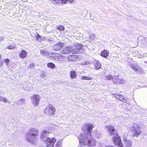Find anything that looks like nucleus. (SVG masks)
<instances>
[{"label": "nucleus", "instance_id": "obj_9", "mask_svg": "<svg viewBox=\"0 0 147 147\" xmlns=\"http://www.w3.org/2000/svg\"><path fill=\"white\" fill-rule=\"evenodd\" d=\"M64 45V43L59 42L53 46V49L55 51L59 50Z\"/></svg>", "mask_w": 147, "mask_h": 147}, {"label": "nucleus", "instance_id": "obj_32", "mask_svg": "<svg viewBox=\"0 0 147 147\" xmlns=\"http://www.w3.org/2000/svg\"><path fill=\"white\" fill-rule=\"evenodd\" d=\"M26 101V100L24 98H22V99H20L19 100V101L21 102H22V103L20 104V105H22V103H25Z\"/></svg>", "mask_w": 147, "mask_h": 147}, {"label": "nucleus", "instance_id": "obj_14", "mask_svg": "<svg viewBox=\"0 0 147 147\" xmlns=\"http://www.w3.org/2000/svg\"><path fill=\"white\" fill-rule=\"evenodd\" d=\"M27 53L24 50L21 51L19 53V56L21 58H24L26 57Z\"/></svg>", "mask_w": 147, "mask_h": 147}, {"label": "nucleus", "instance_id": "obj_1", "mask_svg": "<svg viewBox=\"0 0 147 147\" xmlns=\"http://www.w3.org/2000/svg\"><path fill=\"white\" fill-rule=\"evenodd\" d=\"M93 127V125L91 123H86L83 125L82 129L84 133L81 134V137L78 138L80 143L91 147L96 145V140L91 137V130Z\"/></svg>", "mask_w": 147, "mask_h": 147}, {"label": "nucleus", "instance_id": "obj_34", "mask_svg": "<svg viewBox=\"0 0 147 147\" xmlns=\"http://www.w3.org/2000/svg\"><path fill=\"white\" fill-rule=\"evenodd\" d=\"M119 84H124L125 83V81L124 80H121L120 79V81H119Z\"/></svg>", "mask_w": 147, "mask_h": 147}, {"label": "nucleus", "instance_id": "obj_12", "mask_svg": "<svg viewBox=\"0 0 147 147\" xmlns=\"http://www.w3.org/2000/svg\"><path fill=\"white\" fill-rule=\"evenodd\" d=\"M49 134V133L48 131H43L40 138L43 140L44 142L47 140V139L49 138V137H47Z\"/></svg>", "mask_w": 147, "mask_h": 147}, {"label": "nucleus", "instance_id": "obj_22", "mask_svg": "<svg viewBox=\"0 0 147 147\" xmlns=\"http://www.w3.org/2000/svg\"><path fill=\"white\" fill-rule=\"evenodd\" d=\"M115 97L117 99H119L120 100L122 101V99L124 97L122 95H118L116 94H113Z\"/></svg>", "mask_w": 147, "mask_h": 147}, {"label": "nucleus", "instance_id": "obj_43", "mask_svg": "<svg viewBox=\"0 0 147 147\" xmlns=\"http://www.w3.org/2000/svg\"><path fill=\"white\" fill-rule=\"evenodd\" d=\"M107 147H114L112 146L109 145L108 146H107Z\"/></svg>", "mask_w": 147, "mask_h": 147}, {"label": "nucleus", "instance_id": "obj_33", "mask_svg": "<svg viewBox=\"0 0 147 147\" xmlns=\"http://www.w3.org/2000/svg\"><path fill=\"white\" fill-rule=\"evenodd\" d=\"M69 0H61V3L62 4H65L67 3Z\"/></svg>", "mask_w": 147, "mask_h": 147}, {"label": "nucleus", "instance_id": "obj_28", "mask_svg": "<svg viewBox=\"0 0 147 147\" xmlns=\"http://www.w3.org/2000/svg\"><path fill=\"white\" fill-rule=\"evenodd\" d=\"M40 50V53L42 55L45 56L47 55L48 53L46 51L42 50Z\"/></svg>", "mask_w": 147, "mask_h": 147}, {"label": "nucleus", "instance_id": "obj_40", "mask_svg": "<svg viewBox=\"0 0 147 147\" xmlns=\"http://www.w3.org/2000/svg\"><path fill=\"white\" fill-rule=\"evenodd\" d=\"M4 40V38L3 37L0 36V40L3 41Z\"/></svg>", "mask_w": 147, "mask_h": 147}, {"label": "nucleus", "instance_id": "obj_20", "mask_svg": "<svg viewBox=\"0 0 147 147\" xmlns=\"http://www.w3.org/2000/svg\"><path fill=\"white\" fill-rule=\"evenodd\" d=\"M62 57V55L58 53H57L56 55L54 56V57L52 59L58 61L59 60V59Z\"/></svg>", "mask_w": 147, "mask_h": 147}, {"label": "nucleus", "instance_id": "obj_41", "mask_svg": "<svg viewBox=\"0 0 147 147\" xmlns=\"http://www.w3.org/2000/svg\"><path fill=\"white\" fill-rule=\"evenodd\" d=\"M68 1H69V2L71 3H73L74 2V0H69Z\"/></svg>", "mask_w": 147, "mask_h": 147}, {"label": "nucleus", "instance_id": "obj_31", "mask_svg": "<svg viewBox=\"0 0 147 147\" xmlns=\"http://www.w3.org/2000/svg\"><path fill=\"white\" fill-rule=\"evenodd\" d=\"M107 146L103 143H100L98 144V147H107Z\"/></svg>", "mask_w": 147, "mask_h": 147}, {"label": "nucleus", "instance_id": "obj_7", "mask_svg": "<svg viewBox=\"0 0 147 147\" xmlns=\"http://www.w3.org/2000/svg\"><path fill=\"white\" fill-rule=\"evenodd\" d=\"M44 112L47 113L50 115L51 114H53V113L55 111V109L54 107L49 105L47 107L44 111Z\"/></svg>", "mask_w": 147, "mask_h": 147}, {"label": "nucleus", "instance_id": "obj_10", "mask_svg": "<svg viewBox=\"0 0 147 147\" xmlns=\"http://www.w3.org/2000/svg\"><path fill=\"white\" fill-rule=\"evenodd\" d=\"M72 47L70 46H67L63 47L61 51L62 54H68L71 52Z\"/></svg>", "mask_w": 147, "mask_h": 147}, {"label": "nucleus", "instance_id": "obj_8", "mask_svg": "<svg viewBox=\"0 0 147 147\" xmlns=\"http://www.w3.org/2000/svg\"><path fill=\"white\" fill-rule=\"evenodd\" d=\"M32 101L34 106H37L40 100V96L38 94H34L32 96Z\"/></svg>", "mask_w": 147, "mask_h": 147}, {"label": "nucleus", "instance_id": "obj_36", "mask_svg": "<svg viewBox=\"0 0 147 147\" xmlns=\"http://www.w3.org/2000/svg\"><path fill=\"white\" fill-rule=\"evenodd\" d=\"M29 65V67L31 68H33L34 67V65L33 63H31Z\"/></svg>", "mask_w": 147, "mask_h": 147}, {"label": "nucleus", "instance_id": "obj_26", "mask_svg": "<svg viewBox=\"0 0 147 147\" xmlns=\"http://www.w3.org/2000/svg\"><path fill=\"white\" fill-rule=\"evenodd\" d=\"M0 101L3 102L4 103H6L8 102L7 99L6 98L2 96H0Z\"/></svg>", "mask_w": 147, "mask_h": 147}, {"label": "nucleus", "instance_id": "obj_35", "mask_svg": "<svg viewBox=\"0 0 147 147\" xmlns=\"http://www.w3.org/2000/svg\"><path fill=\"white\" fill-rule=\"evenodd\" d=\"M127 98L125 97H124L122 99V101L127 102Z\"/></svg>", "mask_w": 147, "mask_h": 147}, {"label": "nucleus", "instance_id": "obj_25", "mask_svg": "<svg viewBox=\"0 0 147 147\" xmlns=\"http://www.w3.org/2000/svg\"><path fill=\"white\" fill-rule=\"evenodd\" d=\"M56 28L57 29L59 30L60 31H63L65 29L64 26L62 25H60L58 26H57Z\"/></svg>", "mask_w": 147, "mask_h": 147}, {"label": "nucleus", "instance_id": "obj_3", "mask_svg": "<svg viewBox=\"0 0 147 147\" xmlns=\"http://www.w3.org/2000/svg\"><path fill=\"white\" fill-rule=\"evenodd\" d=\"M38 132V130L37 129H31L26 135V140L32 144H37L38 142L36 137L39 135Z\"/></svg>", "mask_w": 147, "mask_h": 147}, {"label": "nucleus", "instance_id": "obj_21", "mask_svg": "<svg viewBox=\"0 0 147 147\" xmlns=\"http://www.w3.org/2000/svg\"><path fill=\"white\" fill-rule=\"evenodd\" d=\"M62 141L59 140L58 141L55 145H53V147H62Z\"/></svg>", "mask_w": 147, "mask_h": 147}, {"label": "nucleus", "instance_id": "obj_24", "mask_svg": "<svg viewBox=\"0 0 147 147\" xmlns=\"http://www.w3.org/2000/svg\"><path fill=\"white\" fill-rule=\"evenodd\" d=\"M93 78L91 77H88L85 76H83L81 78L82 80H90L93 79Z\"/></svg>", "mask_w": 147, "mask_h": 147}, {"label": "nucleus", "instance_id": "obj_17", "mask_svg": "<svg viewBox=\"0 0 147 147\" xmlns=\"http://www.w3.org/2000/svg\"><path fill=\"white\" fill-rule=\"evenodd\" d=\"M76 73L75 71H71L70 72V76L71 79L76 78Z\"/></svg>", "mask_w": 147, "mask_h": 147}, {"label": "nucleus", "instance_id": "obj_15", "mask_svg": "<svg viewBox=\"0 0 147 147\" xmlns=\"http://www.w3.org/2000/svg\"><path fill=\"white\" fill-rule=\"evenodd\" d=\"M109 53L108 51L104 50L101 52V55L105 58H107V57L109 56Z\"/></svg>", "mask_w": 147, "mask_h": 147}, {"label": "nucleus", "instance_id": "obj_27", "mask_svg": "<svg viewBox=\"0 0 147 147\" xmlns=\"http://www.w3.org/2000/svg\"><path fill=\"white\" fill-rule=\"evenodd\" d=\"M57 53L52 52L49 53V55L50 56V58L51 59H52Z\"/></svg>", "mask_w": 147, "mask_h": 147}, {"label": "nucleus", "instance_id": "obj_13", "mask_svg": "<svg viewBox=\"0 0 147 147\" xmlns=\"http://www.w3.org/2000/svg\"><path fill=\"white\" fill-rule=\"evenodd\" d=\"M130 67L135 71L137 72L140 69V67L136 63H132L130 65Z\"/></svg>", "mask_w": 147, "mask_h": 147}, {"label": "nucleus", "instance_id": "obj_29", "mask_svg": "<svg viewBox=\"0 0 147 147\" xmlns=\"http://www.w3.org/2000/svg\"><path fill=\"white\" fill-rule=\"evenodd\" d=\"M105 79L107 80H112L113 78L111 75H109L105 76Z\"/></svg>", "mask_w": 147, "mask_h": 147}, {"label": "nucleus", "instance_id": "obj_16", "mask_svg": "<svg viewBox=\"0 0 147 147\" xmlns=\"http://www.w3.org/2000/svg\"><path fill=\"white\" fill-rule=\"evenodd\" d=\"M119 81H120V79L119 78L118 75L115 76L114 78L112 79V81L115 84H119Z\"/></svg>", "mask_w": 147, "mask_h": 147}, {"label": "nucleus", "instance_id": "obj_6", "mask_svg": "<svg viewBox=\"0 0 147 147\" xmlns=\"http://www.w3.org/2000/svg\"><path fill=\"white\" fill-rule=\"evenodd\" d=\"M56 140L54 138H49L44 142L47 147H53L54 143L56 142Z\"/></svg>", "mask_w": 147, "mask_h": 147}, {"label": "nucleus", "instance_id": "obj_19", "mask_svg": "<svg viewBox=\"0 0 147 147\" xmlns=\"http://www.w3.org/2000/svg\"><path fill=\"white\" fill-rule=\"evenodd\" d=\"M94 66L95 68L97 69H100L101 66L100 63L98 61H96L95 62Z\"/></svg>", "mask_w": 147, "mask_h": 147}, {"label": "nucleus", "instance_id": "obj_30", "mask_svg": "<svg viewBox=\"0 0 147 147\" xmlns=\"http://www.w3.org/2000/svg\"><path fill=\"white\" fill-rule=\"evenodd\" d=\"M16 47L15 44H12V45H9L7 47V49H13Z\"/></svg>", "mask_w": 147, "mask_h": 147}, {"label": "nucleus", "instance_id": "obj_23", "mask_svg": "<svg viewBox=\"0 0 147 147\" xmlns=\"http://www.w3.org/2000/svg\"><path fill=\"white\" fill-rule=\"evenodd\" d=\"M47 66L50 68L54 69L55 67V65L52 63H49L47 64Z\"/></svg>", "mask_w": 147, "mask_h": 147}, {"label": "nucleus", "instance_id": "obj_4", "mask_svg": "<svg viewBox=\"0 0 147 147\" xmlns=\"http://www.w3.org/2000/svg\"><path fill=\"white\" fill-rule=\"evenodd\" d=\"M140 128V126L138 125L137 124H134L133 125L131 128L134 136H138L140 134L141 131Z\"/></svg>", "mask_w": 147, "mask_h": 147}, {"label": "nucleus", "instance_id": "obj_38", "mask_svg": "<svg viewBox=\"0 0 147 147\" xmlns=\"http://www.w3.org/2000/svg\"><path fill=\"white\" fill-rule=\"evenodd\" d=\"M9 61V60L8 59H7L5 60V62L7 65L8 64Z\"/></svg>", "mask_w": 147, "mask_h": 147}, {"label": "nucleus", "instance_id": "obj_42", "mask_svg": "<svg viewBox=\"0 0 147 147\" xmlns=\"http://www.w3.org/2000/svg\"><path fill=\"white\" fill-rule=\"evenodd\" d=\"M144 40H145V41L146 42V43H147V37H145L144 38Z\"/></svg>", "mask_w": 147, "mask_h": 147}, {"label": "nucleus", "instance_id": "obj_11", "mask_svg": "<svg viewBox=\"0 0 147 147\" xmlns=\"http://www.w3.org/2000/svg\"><path fill=\"white\" fill-rule=\"evenodd\" d=\"M79 59V58L77 55H69L68 58V60L69 61H76Z\"/></svg>", "mask_w": 147, "mask_h": 147}, {"label": "nucleus", "instance_id": "obj_5", "mask_svg": "<svg viewBox=\"0 0 147 147\" xmlns=\"http://www.w3.org/2000/svg\"><path fill=\"white\" fill-rule=\"evenodd\" d=\"M75 48L72 49H71V53H78L80 52L82 50L83 48V46L81 44H79L76 43L75 45Z\"/></svg>", "mask_w": 147, "mask_h": 147}, {"label": "nucleus", "instance_id": "obj_39", "mask_svg": "<svg viewBox=\"0 0 147 147\" xmlns=\"http://www.w3.org/2000/svg\"><path fill=\"white\" fill-rule=\"evenodd\" d=\"M36 37H37V40H38L39 39H40L41 38V36H40L39 34H38Z\"/></svg>", "mask_w": 147, "mask_h": 147}, {"label": "nucleus", "instance_id": "obj_37", "mask_svg": "<svg viewBox=\"0 0 147 147\" xmlns=\"http://www.w3.org/2000/svg\"><path fill=\"white\" fill-rule=\"evenodd\" d=\"M52 1H56V2H54L53 3H61V0H53Z\"/></svg>", "mask_w": 147, "mask_h": 147}, {"label": "nucleus", "instance_id": "obj_45", "mask_svg": "<svg viewBox=\"0 0 147 147\" xmlns=\"http://www.w3.org/2000/svg\"><path fill=\"white\" fill-rule=\"evenodd\" d=\"M1 54H0V58H1Z\"/></svg>", "mask_w": 147, "mask_h": 147}, {"label": "nucleus", "instance_id": "obj_18", "mask_svg": "<svg viewBox=\"0 0 147 147\" xmlns=\"http://www.w3.org/2000/svg\"><path fill=\"white\" fill-rule=\"evenodd\" d=\"M124 141L125 145L127 147H131L132 145V142L131 140L125 139L124 140Z\"/></svg>", "mask_w": 147, "mask_h": 147}, {"label": "nucleus", "instance_id": "obj_44", "mask_svg": "<svg viewBox=\"0 0 147 147\" xmlns=\"http://www.w3.org/2000/svg\"><path fill=\"white\" fill-rule=\"evenodd\" d=\"M3 63V61H0V64L1 65H2Z\"/></svg>", "mask_w": 147, "mask_h": 147}, {"label": "nucleus", "instance_id": "obj_2", "mask_svg": "<svg viewBox=\"0 0 147 147\" xmlns=\"http://www.w3.org/2000/svg\"><path fill=\"white\" fill-rule=\"evenodd\" d=\"M105 128L107 132H109L111 136H115L113 138V142L114 144L119 147H123V145L121 142V139L118 136L114 127L111 125H106L105 126Z\"/></svg>", "mask_w": 147, "mask_h": 147}]
</instances>
